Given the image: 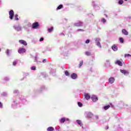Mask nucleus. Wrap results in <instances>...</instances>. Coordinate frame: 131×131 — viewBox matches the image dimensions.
<instances>
[{
    "instance_id": "e433bc0d",
    "label": "nucleus",
    "mask_w": 131,
    "mask_h": 131,
    "mask_svg": "<svg viewBox=\"0 0 131 131\" xmlns=\"http://www.w3.org/2000/svg\"><path fill=\"white\" fill-rule=\"evenodd\" d=\"M78 106L79 107H82V106H83V105L82 104V103L81 102H78Z\"/></svg>"
},
{
    "instance_id": "2f4dec72",
    "label": "nucleus",
    "mask_w": 131,
    "mask_h": 131,
    "mask_svg": "<svg viewBox=\"0 0 131 131\" xmlns=\"http://www.w3.org/2000/svg\"><path fill=\"white\" fill-rule=\"evenodd\" d=\"M64 74L66 75V76H69L70 75V73H69V72L68 71H66L64 72Z\"/></svg>"
},
{
    "instance_id": "5701e85b",
    "label": "nucleus",
    "mask_w": 131,
    "mask_h": 131,
    "mask_svg": "<svg viewBox=\"0 0 131 131\" xmlns=\"http://www.w3.org/2000/svg\"><path fill=\"white\" fill-rule=\"evenodd\" d=\"M55 129H54V127L50 126L47 128V131H54Z\"/></svg>"
},
{
    "instance_id": "473e14b6",
    "label": "nucleus",
    "mask_w": 131,
    "mask_h": 131,
    "mask_svg": "<svg viewBox=\"0 0 131 131\" xmlns=\"http://www.w3.org/2000/svg\"><path fill=\"white\" fill-rule=\"evenodd\" d=\"M106 21V19H105L104 18H101V22L102 23H103V24H105Z\"/></svg>"
},
{
    "instance_id": "c756f323",
    "label": "nucleus",
    "mask_w": 131,
    "mask_h": 131,
    "mask_svg": "<svg viewBox=\"0 0 131 131\" xmlns=\"http://www.w3.org/2000/svg\"><path fill=\"white\" fill-rule=\"evenodd\" d=\"M2 96H3V97H7L8 96V93H7V92H3L2 94Z\"/></svg>"
},
{
    "instance_id": "20e7f679",
    "label": "nucleus",
    "mask_w": 131,
    "mask_h": 131,
    "mask_svg": "<svg viewBox=\"0 0 131 131\" xmlns=\"http://www.w3.org/2000/svg\"><path fill=\"white\" fill-rule=\"evenodd\" d=\"M74 25L76 27H80L81 26H83V23H82V21H78V22L75 23Z\"/></svg>"
},
{
    "instance_id": "79ce46f5",
    "label": "nucleus",
    "mask_w": 131,
    "mask_h": 131,
    "mask_svg": "<svg viewBox=\"0 0 131 131\" xmlns=\"http://www.w3.org/2000/svg\"><path fill=\"white\" fill-rule=\"evenodd\" d=\"M34 62H37V54H36V56L34 57Z\"/></svg>"
},
{
    "instance_id": "c03bdc74",
    "label": "nucleus",
    "mask_w": 131,
    "mask_h": 131,
    "mask_svg": "<svg viewBox=\"0 0 131 131\" xmlns=\"http://www.w3.org/2000/svg\"><path fill=\"white\" fill-rule=\"evenodd\" d=\"M125 58H126V57H131V55L129 54H126L124 55Z\"/></svg>"
},
{
    "instance_id": "13d9d810",
    "label": "nucleus",
    "mask_w": 131,
    "mask_h": 131,
    "mask_svg": "<svg viewBox=\"0 0 131 131\" xmlns=\"http://www.w3.org/2000/svg\"><path fill=\"white\" fill-rule=\"evenodd\" d=\"M69 119L68 118H66V121H69Z\"/></svg>"
},
{
    "instance_id": "0eeeda50",
    "label": "nucleus",
    "mask_w": 131,
    "mask_h": 131,
    "mask_svg": "<svg viewBox=\"0 0 131 131\" xmlns=\"http://www.w3.org/2000/svg\"><path fill=\"white\" fill-rule=\"evenodd\" d=\"M77 74L73 73L71 75V78H72V79H77Z\"/></svg>"
},
{
    "instance_id": "a211bd4d",
    "label": "nucleus",
    "mask_w": 131,
    "mask_h": 131,
    "mask_svg": "<svg viewBox=\"0 0 131 131\" xmlns=\"http://www.w3.org/2000/svg\"><path fill=\"white\" fill-rule=\"evenodd\" d=\"M19 99L20 100H21L23 104H25V103L26 102V99L24 98V96H21L20 97H19Z\"/></svg>"
},
{
    "instance_id": "a878e982",
    "label": "nucleus",
    "mask_w": 131,
    "mask_h": 131,
    "mask_svg": "<svg viewBox=\"0 0 131 131\" xmlns=\"http://www.w3.org/2000/svg\"><path fill=\"white\" fill-rule=\"evenodd\" d=\"M110 108V105H105L103 107V109H104V110H108V109Z\"/></svg>"
},
{
    "instance_id": "ea45409f",
    "label": "nucleus",
    "mask_w": 131,
    "mask_h": 131,
    "mask_svg": "<svg viewBox=\"0 0 131 131\" xmlns=\"http://www.w3.org/2000/svg\"><path fill=\"white\" fill-rule=\"evenodd\" d=\"M31 69L34 71H35V70H36V67H35V66H33L31 67Z\"/></svg>"
},
{
    "instance_id": "72a5a7b5",
    "label": "nucleus",
    "mask_w": 131,
    "mask_h": 131,
    "mask_svg": "<svg viewBox=\"0 0 131 131\" xmlns=\"http://www.w3.org/2000/svg\"><path fill=\"white\" fill-rule=\"evenodd\" d=\"M17 63H18V60H14L13 62V66H16V65H17Z\"/></svg>"
},
{
    "instance_id": "8fccbe9b",
    "label": "nucleus",
    "mask_w": 131,
    "mask_h": 131,
    "mask_svg": "<svg viewBox=\"0 0 131 131\" xmlns=\"http://www.w3.org/2000/svg\"><path fill=\"white\" fill-rule=\"evenodd\" d=\"M85 43H90V39H87L85 41Z\"/></svg>"
},
{
    "instance_id": "052dcab7",
    "label": "nucleus",
    "mask_w": 131,
    "mask_h": 131,
    "mask_svg": "<svg viewBox=\"0 0 131 131\" xmlns=\"http://www.w3.org/2000/svg\"><path fill=\"white\" fill-rule=\"evenodd\" d=\"M109 128V127L108 126H106V128H105V129H108Z\"/></svg>"
},
{
    "instance_id": "338daca9",
    "label": "nucleus",
    "mask_w": 131,
    "mask_h": 131,
    "mask_svg": "<svg viewBox=\"0 0 131 131\" xmlns=\"http://www.w3.org/2000/svg\"><path fill=\"white\" fill-rule=\"evenodd\" d=\"M124 1H125V2H127V0H124Z\"/></svg>"
},
{
    "instance_id": "e2e57ef3",
    "label": "nucleus",
    "mask_w": 131,
    "mask_h": 131,
    "mask_svg": "<svg viewBox=\"0 0 131 131\" xmlns=\"http://www.w3.org/2000/svg\"><path fill=\"white\" fill-rule=\"evenodd\" d=\"M129 19H131V16H129Z\"/></svg>"
},
{
    "instance_id": "864d4df0",
    "label": "nucleus",
    "mask_w": 131,
    "mask_h": 131,
    "mask_svg": "<svg viewBox=\"0 0 131 131\" xmlns=\"http://www.w3.org/2000/svg\"><path fill=\"white\" fill-rule=\"evenodd\" d=\"M47 62V59H45L42 60V63H46Z\"/></svg>"
},
{
    "instance_id": "bf43d9fd",
    "label": "nucleus",
    "mask_w": 131,
    "mask_h": 131,
    "mask_svg": "<svg viewBox=\"0 0 131 131\" xmlns=\"http://www.w3.org/2000/svg\"><path fill=\"white\" fill-rule=\"evenodd\" d=\"M106 62L109 63V62H110V60H106Z\"/></svg>"
},
{
    "instance_id": "37998d69",
    "label": "nucleus",
    "mask_w": 131,
    "mask_h": 131,
    "mask_svg": "<svg viewBox=\"0 0 131 131\" xmlns=\"http://www.w3.org/2000/svg\"><path fill=\"white\" fill-rule=\"evenodd\" d=\"M6 54H7V56H10V50L9 49L7 50Z\"/></svg>"
},
{
    "instance_id": "0e129e2a",
    "label": "nucleus",
    "mask_w": 131,
    "mask_h": 131,
    "mask_svg": "<svg viewBox=\"0 0 131 131\" xmlns=\"http://www.w3.org/2000/svg\"><path fill=\"white\" fill-rule=\"evenodd\" d=\"M42 53H46V51H43Z\"/></svg>"
},
{
    "instance_id": "39448f33",
    "label": "nucleus",
    "mask_w": 131,
    "mask_h": 131,
    "mask_svg": "<svg viewBox=\"0 0 131 131\" xmlns=\"http://www.w3.org/2000/svg\"><path fill=\"white\" fill-rule=\"evenodd\" d=\"M38 26H39V24H38V22H35L33 24L32 28L33 29H36Z\"/></svg>"
},
{
    "instance_id": "774afa93",
    "label": "nucleus",
    "mask_w": 131,
    "mask_h": 131,
    "mask_svg": "<svg viewBox=\"0 0 131 131\" xmlns=\"http://www.w3.org/2000/svg\"><path fill=\"white\" fill-rule=\"evenodd\" d=\"M1 51H2V50H1V48H0V52H1Z\"/></svg>"
},
{
    "instance_id": "49530a36",
    "label": "nucleus",
    "mask_w": 131,
    "mask_h": 131,
    "mask_svg": "<svg viewBox=\"0 0 131 131\" xmlns=\"http://www.w3.org/2000/svg\"><path fill=\"white\" fill-rule=\"evenodd\" d=\"M118 131H123V129H122L121 127H119L118 128Z\"/></svg>"
},
{
    "instance_id": "a18cd8bd",
    "label": "nucleus",
    "mask_w": 131,
    "mask_h": 131,
    "mask_svg": "<svg viewBox=\"0 0 131 131\" xmlns=\"http://www.w3.org/2000/svg\"><path fill=\"white\" fill-rule=\"evenodd\" d=\"M18 14H15V20H19V18H18Z\"/></svg>"
},
{
    "instance_id": "69168bd1",
    "label": "nucleus",
    "mask_w": 131,
    "mask_h": 131,
    "mask_svg": "<svg viewBox=\"0 0 131 131\" xmlns=\"http://www.w3.org/2000/svg\"><path fill=\"white\" fill-rule=\"evenodd\" d=\"M105 15L106 16V17H108V16H107V15L105 14Z\"/></svg>"
},
{
    "instance_id": "f704fd0d",
    "label": "nucleus",
    "mask_w": 131,
    "mask_h": 131,
    "mask_svg": "<svg viewBox=\"0 0 131 131\" xmlns=\"http://www.w3.org/2000/svg\"><path fill=\"white\" fill-rule=\"evenodd\" d=\"M118 4L119 5H122L123 4V0H118Z\"/></svg>"
},
{
    "instance_id": "f3484780",
    "label": "nucleus",
    "mask_w": 131,
    "mask_h": 131,
    "mask_svg": "<svg viewBox=\"0 0 131 131\" xmlns=\"http://www.w3.org/2000/svg\"><path fill=\"white\" fill-rule=\"evenodd\" d=\"M122 33H123V34L124 35H128V32H127V31L124 29L122 30Z\"/></svg>"
},
{
    "instance_id": "f257e3e1",
    "label": "nucleus",
    "mask_w": 131,
    "mask_h": 131,
    "mask_svg": "<svg viewBox=\"0 0 131 131\" xmlns=\"http://www.w3.org/2000/svg\"><path fill=\"white\" fill-rule=\"evenodd\" d=\"M18 104H19V102H18V101H17L16 97H13L12 103L11 104V107L13 108V109H16Z\"/></svg>"
},
{
    "instance_id": "7ed1b4c3",
    "label": "nucleus",
    "mask_w": 131,
    "mask_h": 131,
    "mask_svg": "<svg viewBox=\"0 0 131 131\" xmlns=\"http://www.w3.org/2000/svg\"><path fill=\"white\" fill-rule=\"evenodd\" d=\"M95 45L98 47L100 49H102V45H101V38H95L94 39Z\"/></svg>"
},
{
    "instance_id": "4c0bfd02",
    "label": "nucleus",
    "mask_w": 131,
    "mask_h": 131,
    "mask_svg": "<svg viewBox=\"0 0 131 131\" xmlns=\"http://www.w3.org/2000/svg\"><path fill=\"white\" fill-rule=\"evenodd\" d=\"M41 76H42V77H44V78L47 77V75L45 73H41Z\"/></svg>"
},
{
    "instance_id": "de8ad7c7",
    "label": "nucleus",
    "mask_w": 131,
    "mask_h": 131,
    "mask_svg": "<svg viewBox=\"0 0 131 131\" xmlns=\"http://www.w3.org/2000/svg\"><path fill=\"white\" fill-rule=\"evenodd\" d=\"M59 35H60L61 36H65V34L63 33H60Z\"/></svg>"
},
{
    "instance_id": "f8f14e48",
    "label": "nucleus",
    "mask_w": 131,
    "mask_h": 131,
    "mask_svg": "<svg viewBox=\"0 0 131 131\" xmlns=\"http://www.w3.org/2000/svg\"><path fill=\"white\" fill-rule=\"evenodd\" d=\"M120 72L124 74V75H128V74H129L128 71L125 70H120Z\"/></svg>"
},
{
    "instance_id": "6ab92c4d",
    "label": "nucleus",
    "mask_w": 131,
    "mask_h": 131,
    "mask_svg": "<svg viewBox=\"0 0 131 131\" xmlns=\"http://www.w3.org/2000/svg\"><path fill=\"white\" fill-rule=\"evenodd\" d=\"M115 64L118 65L119 66H122V62H121L120 60H117L115 62Z\"/></svg>"
},
{
    "instance_id": "1a4fd4ad",
    "label": "nucleus",
    "mask_w": 131,
    "mask_h": 131,
    "mask_svg": "<svg viewBox=\"0 0 131 131\" xmlns=\"http://www.w3.org/2000/svg\"><path fill=\"white\" fill-rule=\"evenodd\" d=\"M115 81V77H110L108 79V82L110 83H111V84H112L114 83Z\"/></svg>"
},
{
    "instance_id": "58836bf2",
    "label": "nucleus",
    "mask_w": 131,
    "mask_h": 131,
    "mask_svg": "<svg viewBox=\"0 0 131 131\" xmlns=\"http://www.w3.org/2000/svg\"><path fill=\"white\" fill-rule=\"evenodd\" d=\"M83 64V60H81L80 61L79 64V67L80 68L82 66V64Z\"/></svg>"
},
{
    "instance_id": "9d476101",
    "label": "nucleus",
    "mask_w": 131,
    "mask_h": 131,
    "mask_svg": "<svg viewBox=\"0 0 131 131\" xmlns=\"http://www.w3.org/2000/svg\"><path fill=\"white\" fill-rule=\"evenodd\" d=\"M85 115L88 118H91V117L93 116V114H92V113H91V112H86L85 113Z\"/></svg>"
},
{
    "instance_id": "4d7b16f0",
    "label": "nucleus",
    "mask_w": 131,
    "mask_h": 131,
    "mask_svg": "<svg viewBox=\"0 0 131 131\" xmlns=\"http://www.w3.org/2000/svg\"><path fill=\"white\" fill-rule=\"evenodd\" d=\"M95 118H96V119H99V116H95Z\"/></svg>"
},
{
    "instance_id": "bb28decb",
    "label": "nucleus",
    "mask_w": 131,
    "mask_h": 131,
    "mask_svg": "<svg viewBox=\"0 0 131 131\" xmlns=\"http://www.w3.org/2000/svg\"><path fill=\"white\" fill-rule=\"evenodd\" d=\"M86 56H92V53L91 52L86 51L85 52Z\"/></svg>"
},
{
    "instance_id": "cd10ccee",
    "label": "nucleus",
    "mask_w": 131,
    "mask_h": 131,
    "mask_svg": "<svg viewBox=\"0 0 131 131\" xmlns=\"http://www.w3.org/2000/svg\"><path fill=\"white\" fill-rule=\"evenodd\" d=\"M13 94L14 95H15L16 96H17V95H18V94H19V91L17 90H14L13 91Z\"/></svg>"
},
{
    "instance_id": "5fc2aeb1",
    "label": "nucleus",
    "mask_w": 131,
    "mask_h": 131,
    "mask_svg": "<svg viewBox=\"0 0 131 131\" xmlns=\"http://www.w3.org/2000/svg\"><path fill=\"white\" fill-rule=\"evenodd\" d=\"M0 108H3V103L0 102Z\"/></svg>"
},
{
    "instance_id": "c85d7f7f",
    "label": "nucleus",
    "mask_w": 131,
    "mask_h": 131,
    "mask_svg": "<svg viewBox=\"0 0 131 131\" xmlns=\"http://www.w3.org/2000/svg\"><path fill=\"white\" fill-rule=\"evenodd\" d=\"M62 8H63V5L60 4L59 6L57 7V8H56V10L57 11H58V10H61Z\"/></svg>"
},
{
    "instance_id": "09e8293b",
    "label": "nucleus",
    "mask_w": 131,
    "mask_h": 131,
    "mask_svg": "<svg viewBox=\"0 0 131 131\" xmlns=\"http://www.w3.org/2000/svg\"><path fill=\"white\" fill-rule=\"evenodd\" d=\"M47 51H52V48H47Z\"/></svg>"
},
{
    "instance_id": "680f3d73",
    "label": "nucleus",
    "mask_w": 131,
    "mask_h": 131,
    "mask_svg": "<svg viewBox=\"0 0 131 131\" xmlns=\"http://www.w3.org/2000/svg\"><path fill=\"white\" fill-rule=\"evenodd\" d=\"M2 5V0H0V6Z\"/></svg>"
},
{
    "instance_id": "3c124183",
    "label": "nucleus",
    "mask_w": 131,
    "mask_h": 131,
    "mask_svg": "<svg viewBox=\"0 0 131 131\" xmlns=\"http://www.w3.org/2000/svg\"><path fill=\"white\" fill-rule=\"evenodd\" d=\"M77 31H78V32H79V31H84V30H83V29H78V30H77Z\"/></svg>"
},
{
    "instance_id": "4468645a",
    "label": "nucleus",
    "mask_w": 131,
    "mask_h": 131,
    "mask_svg": "<svg viewBox=\"0 0 131 131\" xmlns=\"http://www.w3.org/2000/svg\"><path fill=\"white\" fill-rule=\"evenodd\" d=\"M19 42L21 45H24V46H27V42L24 40H19Z\"/></svg>"
},
{
    "instance_id": "4be33fe9",
    "label": "nucleus",
    "mask_w": 131,
    "mask_h": 131,
    "mask_svg": "<svg viewBox=\"0 0 131 131\" xmlns=\"http://www.w3.org/2000/svg\"><path fill=\"white\" fill-rule=\"evenodd\" d=\"M44 90H46V87L45 86H41V87L40 88V90H39V91H38V93H41Z\"/></svg>"
},
{
    "instance_id": "9b49d317",
    "label": "nucleus",
    "mask_w": 131,
    "mask_h": 131,
    "mask_svg": "<svg viewBox=\"0 0 131 131\" xmlns=\"http://www.w3.org/2000/svg\"><path fill=\"white\" fill-rule=\"evenodd\" d=\"M26 52V49L25 48H19L18 50V53L19 54H23L24 53H25Z\"/></svg>"
},
{
    "instance_id": "603ef678",
    "label": "nucleus",
    "mask_w": 131,
    "mask_h": 131,
    "mask_svg": "<svg viewBox=\"0 0 131 131\" xmlns=\"http://www.w3.org/2000/svg\"><path fill=\"white\" fill-rule=\"evenodd\" d=\"M39 41H43V37H41L39 39Z\"/></svg>"
},
{
    "instance_id": "c9c22d12",
    "label": "nucleus",
    "mask_w": 131,
    "mask_h": 131,
    "mask_svg": "<svg viewBox=\"0 0 131 131\" xmlns=\"http://www.w3.org/2000/svg\"><path fill=\"white\" fill-rule=\"evenodd\" d=\"M4 79L5 81H9L10 80V78L9 77H5Z\"/></svg>"
},
{
    "instance_id": "f03ea898",
    "label": "nucleus",
    "mask_w": 131,
    "mask_h": 131,
    "mask_svg": "<svg viewBox=\"0 0 131 131\" xmlns=\"http://www.w3.org/2000/svg\"><path fill=\"white\" fill-rule=\"evenodd\" d=\"M68 47L67 46H66L64 48H61V54H62L63 56H67V55H68Z\"/></svg>"
},
{
    "instance_id": "6e6552de",
    "label": "nucleus",
    "mask_w": 131,
    "mask_h": 131,
    "mask_svg": "<svg viewBox=\"0 0 131 131\" xmlns=\"http://www.w3.org/2000/svg\"><path fill=\"white\" fill-rule=\"evenodd\" d=\"M13 28L16 30V31H21V30H22V27L20 26H14Z\"/></svg>"
},
{
    "instance_id": "dca6fc26",
    "label": "nucleus",
    "mask_w": 131,
    "mask_h": 131,
    "mask_svg": "<svg viewBox=\"0 0 131 131\" xmlns=\"http://www.w3.org/2000/svg\"><path fill=\"white\" fill-rule=\"evenodd\" d=\"M84 96L86 100H90L91 99V95H90V94L88 93H85Z\"/></svg>"
},
{
    "instance_id": "6e6d98bb",
    "label": "nucleus",
    "mask_w": 131,
    "mask_h": 131,
    "mask_svg": "<svg viewBox=\"0 0 131 131\" xmlns=\"http://www.w3.org/2000/svg\"><path fill=\"white\" fill-rule=\"evenodd\" d=\"M28 27H31V24H28Z\"/></svg>"
},
{
    "instance_id": "b1692460",
    "label": "nucleus",
    "mask_w": 131,
    "mask_h": 131,
    "mask_svg": "<svg viewBox=\"0 0 131 131\" xmlns=\"http://www.w3.org/2000/svg\"><path fill=\"white\" fill-rule=\"evenodd\" d=\"M55 72H56V70L53 69H51L50 70V73L51 74H52V75H54V73H55Z\"/></svg>"
},
{
    "instance_id": "423d86ee",
    "label": "nucleus",
    "mask_w": 131,
    "mask_h": 131,
    "mask_svg": "<svg viewBox=\"0 0 131 131\" xmlns=\"http://www.w3.org/2000/svg\"><path fill=\"white\" fill-rule=\"evenodd\" d=\"M13 18H14V10H11L9 11V18L10 20H13Z\"/></svg>"
},
{
    "instance_id": "a19ab883",
    "label": "nucleus",
    "mask_w": 131,
    "mask_h": 131,
    "mask_svg": "<svg viewBox=\"0 0 131 131\" xmlns=\"http://www.w3.org/2000/svg\"><path fill=\"white\" fill-rule=\"evenodd\" d=\"M32 42L33 43H36V42H37V40H36V39H33L32 40Z\"/></svg>"
},
{
    "instance_id": "ddd939ff",
    "label": "nucleus",
    "mask_w": 131,
    "mask_h": 131,
    "mask_svg": "<svg viewBox=\"0 0 131 131\" xmlns=\"http://www.w3.org/2000/svg\"><path fill=\"white\" fill-rule=\"evenodd\" d=\"M91 99L93 102H97V101H98V97H97L96 95H92Z\"/></svg>"
},
{
    "instance_id": "2eb2a0df",
    "label": "nucleus",
    "mask_w": 131,
    "mask_h": 131,
    "mask_svg": "<svg viewBox=\"0 0 131 131\" xmlns=\"http://www.w3.org/2000/svg\"><path fill=\"white\" fill-rule=\"evenodd\" d=\"M112 50H113L114 51V52H116L118 50V48H117V46H116V45H114L112 47Z\"/></svg>"
},
{
    "instance_id": "7c9ffc66",
    "label": "nucleus",
    "mask_w": 131,
    "mask_h": 131,
    "mask_svg": "<svg viewBox=\"0 0 131 131\" xmlns=\"http://www.w3.org/2000/svg\"><path fill=\"white\" fill-rule=\"evenodd\" d=\"M119 40H120V42H121V43H123V42H124V40L123 39V38H122V37L119 38Z\"/></svg>"
},
{
    "instance_id": "393cba45",
    "label": "nucleus",
    "mask_w": 131,
    "mask_h": 131,
    "mask_svg": "<svg viewBox=\"0 0 131 131\" xmlns=\"http://www.w3.org/2000/svg\"><path fill=\"white\" fill-rule=\"evenodd\" d=\"M53 30H54V27H51V28H49L48 29V32H49L50 33L51 32H52L53 31Z\"/></svg>"
},
{
    "instance_id": "aec40b11",
    "label": "nucleus",
    "mask_w": 131,
    "mask_h": 131,
    "mask_svg": "<svg viewBox=\"0 0 131 131\" xmlns=\"http://www.w3.org/2000/svg\"><path fill=\"white\" fill-rule=\"evenodd\" d=\"M76 122L78 124H79V125H80V126H82V127L83 128V126H82V123L80 120H77Z\"/></svg>"
},
{
    "instance_id": "412c9836",
    "label": "nucleus",
    "mask_w": 131,
    "mask_h": 131,
    "mask_svg": "<svg viewBox=\"0 0 131 131\" xmlns=\"http://www.w3.org/2000/svg\"><path fill=\"white\" fill-rule=\"evenodd\" d=\"M66 121V118H61L60 120V123H64Z\"/></svg>"
}]
</instances>
